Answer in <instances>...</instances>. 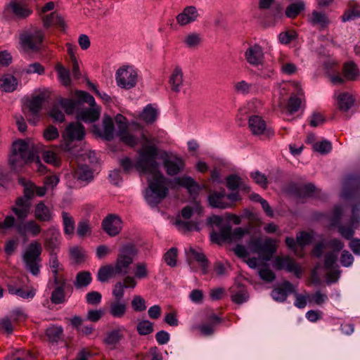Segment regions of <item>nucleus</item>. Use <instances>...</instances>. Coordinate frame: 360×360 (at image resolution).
<instances>
[{"label":"nucleus","instance_id":"nucleus-8","mask_svg":"<svg viewBox=\"0 0 360 360\" xmlns=\"http://www.w3.org/2000/svg\"><path fill=\"white\" fill-rule=\"evenodd\" d=\"M115 122L118 126L117 135L120 139L130 147L136 146L139 143V139L129 133L126 118L123 115L118 114L115 117Z\"/></svg>","mask_w":360,"mask_h":360},{"label":"nucleus","instance_id":"nucleus-16","mask_svg":"<svg viewBox=\"0 0 360 360\" xmlns=\"http://www.w3.org/2000/svg\"><path fill=\"white\" fill-rule=\"evenodd\" d=\"M32 11L23 6L20 3L15 0H12L8 4L3 11L4 16L6 18H9L11 14H13L15 17L23 18L29 16Z\"/></svg>","mask_w":360,"mask_h":360},{"label":"nucleus","instance_id":"nucleus-17","mask_svg":"<svg viewBox=\"0 0 360 360\" xmlns=\"http://www.w3.org/2000/svg\"><path fill=\"white\" fill-rule=\"evenodd\" d=\"M247 62L252 66L262 65L264 59L263 49L257 44L250 46L245 52Z\"/></svg>","mask_w":360,"mask_h":360},{"label":"nucleus","instance_id":"nucleus-23","mask_svg":"<svg viewBox=\"0 0 360 360\" xmlns=\"http://www.w3.org/2000/svg\"><path fill=\"white\" fill-rule=\"evenodd\" d=\"M53 282L56 287L51 293V301L56 304L63 303L65 300L64 289L66 285V280L63 277H61L58 278V281L53 280Z\"/></svg>","mask_w":360,"mask_h":360},{"label":"nucleus","instance_id":"nucleus-33","mask_svg":"<svg viewBox=\"0 0 360 360\" xmlns=\"http://www.w3.org/2000/svg\"><path fill=\"white\" fill-rule=\"evenodd\" d=\"M275 251L276 246L274 241L271 239L267 238L262 240L260 249H259L257 254H259L264 259L269 260Z\"/></svg>","mask_w":360,"mask_h":360},{"label":"nucleus","instance_id":"nucleus-53","mask_svg":"<svg viewBox=\"0 0 360 360\" xmlns=\"http://www.w3.org/2000/svg\"><path fill=\"white\" fill-rule=\"evenodd\" d=\"M61 106L58 102L53 104L49 115L55 121L58 122H63L65 121V115L61 110Z\"/></svg>","mask_w":360,"mask_h":360},{"label":"nucleus","instance_id":"nucleus-14","mask_svg":"<svg viewBox=\"0 0 360 360\" xmlns=\"http://www.w3.org/2000/svg\"><path fill=\"white\" fill-rule=\"evenodd\" d=\"M44 103V96L38 95L28 99L25 103V106L28 109L30 113L32 116L29 118L28 121L32 124H36L39 119V112Z\"/></svg>","mask_w":360,"mask_h":360},{"label":"nucleus","instance_id":"nucleus-22","mask_svg":"<svg viewBox=\"0 0 360 360\" xmlns=\"http://www.w3.org/2000/svg\"><path fill=\"white\" fill-rule=\"evenodd\" d=\"M184 75L182 68L179 65H175L169 76V83L173 91L179 92L183 86Z\"/></svg>","mask_w":360,"mask_h":360},{"label":"nucleus","instance_id":"nucleus-6","mask_svg":"<svg viewBox=\"0 0 360 360\" xmlns=\"http://www.w3.org/2000/svg\"><path fill=\"white\" fill-rule=\"evenodd\" d=\"M138 72L132 66L125 65L119 68L115 74L117 86L122 89H130L138 82Z\"/></svg>","mask_w":360,"mask_h":360},{"label":"nucleus","instance_id":"nucleus-55","mask_svg":"<svg viewBox=\"0 0 360 360\" xmlns=\"http://www.w3.org/2000/svg\"><path fill=\"white\" fill-rule=\"evenodd\" d=\"M136 329L141 335H146L153 331V324L148 320H143L138 323Z\"/></svg>","mask_w":360,"mask_h":360},{"label":"nucleus","instance_id":"nucleus-20","mask_svg":"<svg viewBox=\"0 0 360 360\" xmlns=\"http://www.w3.org/2000/svg\"><path fill=\"white\" fill-rule=\"evenodd\" d=\"M34 215L37 220L41 222H50L54 217L52 209L46 205L44 201H40L35 205Z\"/></svg>","mask_w":360,"mask_h":360},{"label":"nucleus","instance_id":"nucleus-62","mask_svg":"<svg viewBox=\"0 0 360 360\" xmlns=\"http://www.w3.org/2000/svg\"><path fill=\"white\" fill-rule=\"evenodd\" d=\"M201 39L198 34L196 33H190L188 34L184 42L188 48H195L200 43Z\"/></svg>","mask_w":360,"mask_h":360},{"label":"nucleus","instance_id":"nucleus-36","mask_svg":"<svg viewBox=\"0 0 360 360\" xmlns=\"http://www.w3.org/2000/svg\"><path fill=\"white\" fill-rule=\"evenodd\" d=\"M65 235L72 236L75 229V222L70 213L63 211L61 213Z\"/></svg>","mask_w":360,"mask_h":360},{"label":"nucleus","instance_id":"nucleus-50","mask_svg":"<svg viewBox=\"0 0 360 360\" xmlns=\"http://www.w3.org/2000/svg\"><path fill=\"white\" fill-rule=\"evenodd\" d=\"M56 70L60 82L65 86H69L71 83L70 71L60 64L56 65Z\"/></svg>","mask_w":360,"mask_h":360},{"label":"nucleus","instance_id":"nucleus-56","mask_svg":"<svg viewBox=\"0 0 360 360\" xmlns=\"http://www.w3.org/2000/svg\"><path fill=\"white\" fill-rule=\"evenodd\" d=\"M338 255L334 252H327L325 255L324 268L331 269L338 267L336 264Z\"/></svg>","mask_w":360,"mask_h":360},{"label":"nucleus","instance_id":"nucleus-57","mask_svg":"<svg viewBox=\"0 0 360 360\" xmlns=\"http://www.w3.org/2000/svg\"><path fill=\"white\" fill-rule=\"evenodd\" d=\"M357 18H360V6H355L351 9L347 11L342 15V20L343 22H347L354 20Z\"/></svg>","mask_w":360,"mask_h":360},{"label":"nucleus","instance_id":"nucleus-59","mask_svg":"<svg viewBox=\"0 0 360 360\" xmlns=\"http://www.w3.org/2000/svg\"><path fill=\"white\" fill-rule=\"evenodd\" d=\"M131 305L135 311H143L146 309V301L140 295H135L133 297Z\"/></svg>","mask_w":360,"mask_h":360},{"label":"nucleus","instance_id":"nucleus-1","mask_svg":"<svg viewBox=\"0 0 360 360\" xmlns=\"http://www.w3.org/2000/svg\"><path fill=\"white\" fill-rule=\"evenodd\" d=\"M141 137L145 141L139 150V159L136 164V170L148 174V187L145 191V199L151 207H155L166 198L169 193V180L160 170L157 161L159 157L163 163L166 173L175 176L185 169V160L183 157L167 150H159L155 139H148L143 133Z\"/></svg>","mask_w":360,"mask_h":360},{"label":"nucleus","instance_id":"nucleus-52","mask_svg":"<svg viewBox=\"0 0 360 360\" xmlns=\"http://www.w3.org/2000/svg\"><path fill=\"white\" fill-rule=\"evenodd\" d=\"M253 88L252 83L241 80L234 83L233 90L236 93L243 95H248L251 93Z\"/></svg>","mask_w":360,"mask_h":360},{"label":"nucleus","instance_id":"nucleus-45","mask_svg":"<svg viewBox=\"0 0 360 360\" xmlns=\"http://www.w3.org/2000/svg\"><path fill=\"white\" fill-rule=\"evenodd\" d=\"M75 176L77 179L86 182H89L94 179L93 171L85 165H81L77 169Z\"/></svg>","mask_w":360,"mask_h":360},{"label":"nucleus","instance_id":"nucleus-49","mask_svg":"<svg viewBox=\"0 0 360 360\" xmlns=\"http://www.w3.org/2000/svg\"><path fill=\"white\" fill-rule=\"evenodd\" d=\"M57 102L61 106L62 109L64 110L65 112L68 115L73 114L77 105V102L75 100L70 98H62L58 99Z\"/></svg>","mask_w":360,"mask_h":360},{"label":"nucleus","instance_id":"nucleus-48","mask_svg":"<svg viewBox=\"0 0 360 360\" xmlns=\"http://www.w3.org/2000/svg\"><path fill=\"white\" fill-rule=\"evenodd\" d=\"M63 332L61 326H51L46 329V335L50 342H57L61 338Z\"/></svg>","mask_w":360,"mask_h":360},{"label":"nucleus","instance_id":"nucleus-19","mask_svg":"<svg viewBox=\"0 0 360 360\" xmlns=\"http://www.w3.org/2000/svg\"><path fill=\"white\" fill-rule=\"evenodd\" d=\"M93 131L94 134L103 139L112 140L115 134L114 123L112 118L109 116H105L103 120V129L94 126Z\"/></svg>","mask_w":360,"mask_h":360},{"label":"nucleus","instance_id":"nucleus-63","mask_svg":"<svg viewBox=\"0 0 360 360\" xmlns=\"http://www.w3.org/2000/svg\"><path fill=\"white\" fill-rule=\"evenodd\" d=\"M250 177L257 184L259 185L261 187L264 188L267 187L268 181L265 174L261 173L259 171H256L250 174Z\"/></svg>","mask_w":360,"mask_h":360},{"label":"nucleus","instance_id":"nucleus-26","mask_svg":"<svg viewBox=\"0 0 360 360\" xmlns=\"http://www.w3.org/2000/svg\"><path fill=\"white\" fill-rule=\"evenodd\" d=\"M308 20L313 26H319L321 28L327 27L330 21L326 13L321 11H313L308 16Z\"/></svg>","mask_w":360,"mask_h":360},{"label":"nucleus","instance_id":"nucleus-38","mask_svg":"<svg viewBox=\"0 0 360 360\" xmlns=\"http://www.w3.org/2000/svg\"><path fill=\"white\" fill-rule=\"evenodd\" d=\"M173 224L176 227L179 231L182 233H186L193 230L199 231L198 224L190 221H183L180 217H177Z\"/></svg>","mask_w":360,"mask_h":360},{"label":"nucleus","instance_id":"nucleus-44","mask_svg":"<svg viewBox=\"0 0 360 360\" xmlns=\"http://www.w3.org/2000/svg\"><path fill=\"white\" fill-rule=\"evenodd\" d=\"M278 60L282 74L292 75L297 73L298 70L297 65L290 61H285L283 56H281Z\"/></svg>","mask_w":360,"mask_h":360},{"label":"nucleus","instance_id":"nucleus-25","mask_svg":"<svg viewBox=\"0 0 360 360\" xmlns=\"http://www.w3.org/2000/svg\"><path fill=\"white\" fill-rule=\"evenodd\" d=\"M226 192L224 190L213 192L208 196V202L211 207L214 208L225 209L231 207V203L226 202Z\"/></svg>","mask_w":360,"mask_h":360},{"label":"nucleus","instance_id":"nucleus-4","mask_svg":"<svg viewBox=\"0 0 360 360\" xmlns=\"http://www.w3.org/2000/svg\"><path fill=\"white\" fill-rule=\"evenodd\" d=\"M41 252L42 246L37 240L32 241L22 252V257L25 266L34 276L39 274Z\"/></svg>","mask_w":360,"mask_h":360},{"label":"nucleus","instance_id":"nucleus-51","mask_svg":"<svg viewBox=\"0 0 360 360\" xmlns=\"http://www.w3.org/2000/svg\"><path fill=\"white\" fill-rule=\"evenodd\" d=\"M304 8V4L302 1L291 4L286 8L285 15L288 18H294L297 16Z\"/></svg>","mask_w":360,"mask_h":360},{"label":"nucleus","instance_id":"nucleus-47","mask_svg":"<svg viewBox=\"0 0 360 360\" xmlns=\"http://www.w3.org/2000/svg\"><path fill=\"white\" fill-rule=\"evenodd\" d=\"M134 276L137 279H144L148 277L149 270L148 264L145 262H139L135 264Z\"/></svg>","mask_w":360,"mask_h":360},{"label":"nucleus","instance_id":"nucleus-60","mask_svg":"<svg viewBox=\"0 0 360 360\" xmlns=\"http://www.w3.org/2000/svg\"><path fill=\"white\" fill-rule=\"evenodd\" d=\"M44 160L48 163L53 165V166H58L60 164V160L56 153L51 150H45L42 155Z\"/></svg>","mask_w":360,"mask_h":360},{"label":"nucleus","instance_id":"nucleus-32","mask_svg":"<svg viewBox=\"0 0 360 360\" xmlns=\"http://www.w3.org/2000/svg\"><path fill=\"white\" fill-rule=\"evenodd\" d=\"M186 252L188 257H192L200 263L202 274H206L208 269V260L206 256L192 247H190Z\"/></svg>","mask_w":360,"mask_h":360},{"label":"nucleus","instance_id":"nucleus-41","mask_svg":"<svg viewBox=\"0 0 360 360\" xmlns=\"http://www.w3.org/2000/svg\"><path fill=\"white\" fill-rule=\"evenodd\" d=\"M57 253L58 252H49L50 257L49 261V265L53 273V279L54 281H58V278H61L59 277L58 273L63 269V266L58 259Z\"/></svg>","mask_w":360,"mask_h":360},{"label":"nucleus","instance_id":"nucleus-21","mask_svg":"<svg viewBox=\"0 0 360 360\" xmlns=\"http://www.w3.org/2000/svg\"><path fill=\"white\" fill-rule=\"evenodd\" d=\"M127 311V304L123 300H114L108 303V314L115 319H122Z\"/></svg>","mask_w":360,"mask_h":360},{"label":"nucleus","instance_id":"nucleus-24","mask_svg":"<svg viewBox=\"0 0 360 360\" xmlns=\"http://www.w3.org/2000/svg\"><path fill=\"white\" fill-rule=\"evenodd\" d=\"M198 13L195 7L187 6L183 11L176 16V21L178 24L181 26L186 25L197 20Z\"/></svg>","mask_w":360,"mask_h":360},{"label":"nucleus","instance_id":"nucleus-2","mask_svg":"<svg viewBox=\"0 0 360 360\" xmlns=\"http://www.w3.org/2000/svg\"><path fill=\"white\" fill-rule=\"evenodd\" d=\"M36 147L31 139H18L12 145L11 154L8 161L12 169L16 172L21 169L28 162L34 160Z\"/></svg>","mask_w":360,"mask_h":360},{"label":"nucleus","instance_id":"nucleus-13","mask_svg":"<svg viewBox=\"0 0 360 360\" xmlns=\"http://www.w3.org/2000/svg\"><path fill=\"white\" fill-rule=\"evenodd\" d=\"M249 127L254 135H264L269 138L274 134L271 128L266 127L265 121L259 116L254 115L249 118Z\"/></svg>","mask_w":360,"mask_h":360},{"label":"nucleus","instance_id":"nucleus-54","mask_svg":"<svg viewBox=\"0 0 360 360\" xmlns=\"http://www.w3.org/2000/svg\"><path fill=\"white\" fill-rule=\"evenodd\" d=\"M70 255L76 263H81L85 260V251L78 246L72 247L70 249Z\"/></svg>","mask_w":360,"mask_h":360},{"label":"nucleus","instance_id":"nucleus-42","mask_svg":"<svg viewBox=\"0 0 360 360\" xmlns=\"http://www.w3.org/2000/svg\"><path fill=\"white\" fill-rule=\"evenodd\" d=\"M158 117V111L151 105H148L144 108L139 115V118L147 124L153 123Z\"/></svg>","mask_w":360,"mask_h":360},{"label":"nucleus","instance_id":"nucleus-28","mask_svg":"<svg viewBox=\"0 0 360 360\" xmlns=\"http://www.w3.org/2000/svg\"><path fill=\"white\" fill-rule=\"evenodd\" d=\"M231 300L233 302L240 304L248 299L246 288L242 285H235L230 288Z\"/></svg>","mask_w":360,"mask_h":360},{"label":"nucleus","instance_id":"nucleus-64","mask_svg":"<svg viewBox=\"0 0 360 360\" xmlns=\"http://www.w3.org/2000/svg\"><path fill=\"white\" fill-rule=\"evenodd\" d=\"M177 249L170 248L164 255V259L167 265L174 266L176 264Z\"/></svg>","mask_w":360,"mask_h":360},{"label":"nucleus","instance_id":"nucleus-35","mask_svg":"<svg viewBox=\"0 0 360 360\" xmlns=\"http://www.w3.org/2000/svg\"><path fill=\"white\" fill-rule=\"evenodd\" d=\"M343 75L347 81H356L360 77V70L353 62H348L344 65Z\"/></svg>","mask_w":360,"mask_h":360},{"label":"nucleus","instance_id":"nucleus-12","mask_svg":"<svg viewBox=\"0 0 360 360\" xmlns=\"http://www.w3.org/2000/svg\"><path fill=\"white\" fill-rule=\"evenodd\" d=\"M274 266L278 270L285 269L288 272L293 273L297 278L301 277V267L289 257H276L274 259Z\"/></svg>","mask_w":360,"mask_h":360},{"label":"nucleus","instance_id":"nucleus-11","mask_svg":"<svg viewBox=\"0 0 360 360\" xmlns=\"http://www.w3.org/2000/svg\"><path fill=\"white\" fill-rule=\"evenodd\" d=\"M15 230L17 233L22 237L30 236L32 237L37 236L41 231L40 225L34 220L17 221L15 223Z\"/></svg>","mask_w":360,"mask_h":360},{"label":"nucleus","instance_id":"nucleus-37","mask_svg":"<svg viewBox=\"0 0 360 360\" xmlns=\"http://www.w3.org/2000/svg\"><path fill=\"white\" fill-rule=\"evenodd\" d=\"M18 86V82L11 75H5L0 78V88L6 92L15 91Z\"/></svg>","mask_w":360,"mask_h":360},{"label":"nucleus","instance_id":"nucleus-46","mask_svg":"<svg viewBox=\"0 0 360 360\" xmlns=\"http://www.w3.org/2000/svg\"><path fill=\"white\" fill-rule=\"evenodd\" d=\"M117 274L115 266L106 265L101 266L98 271V280L101 282H105L114 275Z\"/></svg>","mask_w":360,"mask_h":360},{"label":"nucleus","instance_id":"nucleus-15","mask_svg":"<svg viewBox=\"0 0 360 360\" xmlns=\"http://www.w3.org/2000/svg\"><path fill=\"white\" fill-rule=\"evenodd\" d=\"M102 227L110 236H115L122 229V221L116 214H109L103 220Z\"/></svg>","mask_w":360,"mask_h":360},{"label":"nucleus","instance_id":"nucleus-9","mask_svg":"<svg viewBox=\"0 0 360 360\" xmlns=\"http://www.w3.org/2000/svg\"><path fill=\"white\" fill-rule=\"evenodd\" d=\"M44 245L49 252H58L60 245V232L56 226H50L44 232Z\"/></svg>","mask_w":360,"mask_h":360},{"label":"nucleus","instance_id":"nucleus-29","mask_svg":"<svg viewBox=\"0 0 360 360\" xmlns=\"http://www.w3.org/2000/svg\"><path fill=\"white\" fill-rule=\"evenodd\" d=\"M231 226L226 225L220 228L219 232L213 231L210 234L211 240L220 244L223 242H231Z\"/></svg>","mask_w":360,"mask_h":360},{"label":"nucleus","instance_id":"nucleus-31","mask_svg":"<svg viewBox=\"0 0 360 360\" xmlns=\"http://www.w3.org/2000/svg\"><path fill=\"white\" fill-rule=\"evenodd\" d=\"M337 101L339 109L347 112L354 106L355 98L352 94L348 92H342L338 94Z\"/></svg>","mask_w":360,"mask_h":360},{"label":"nucleus","instance_id":"nucleus-10","mask_svg":"<svg viewBox=\"0 0 360 360\" xmlns=\"http://www.w3.org/2000/svg\"><path fill=\"white\" fill-rule=\"evenodd\" d=\"M171 185L173 188L177 186L186 188L191 197L194 200L196 199L200 191L202 189V187L193 178L187 176L174 178L171 181Z\"/></svg>","mask_w":360,"mask_h":360},{"label":"nucleus","instance_id":"nucleus-3","mask_svg":"<svg viewBox=\"0 0 360 360\" xmlns=\"http://www.w3.org/2000/svg\"><path fill=\"white\" fill-rule=\"evenodd\" d=\"M360 226V203L354 204L352 208V216L348 225H340L338 232L347 240H351L349 246L355 255H360V239L352 238L355 230Z\"/></svg>","mask_w":360,"mask_h":360},{"label":"nucleus","instance_id":"nucleus-40","mask_svg":"<svg viewBox=\"0 0 360 360\" xmlns=\"http://www.w3.org/2000/svg\"><path fill=\"white\" fill-rule=\"evenodd\" d=\"M91 281L92 277L91 273L86 271H82L76 275L74 285L77 289H81L87 287L91 283Z\"/></svg>","mask_w":360,"mask_h":360},{"label":"nucleus","instance_id":"nucleus-43","mask_svg":"<svg viewBox=\"0 0 360 360\" xmlns=\"http://www.w3.org/2000/svg\"><path fill=\"white\" fill-rule=\"evenodd\" d=\"M226 186L231 191L238 188L248 190V187L243 184L242 179L236 174H231L226 177Z\"/></svg>","mask_w":360,"mask_h":360},{"label":"nucleus","instance_id":"nucleus-39","mask_svg":"<svg viewBox=\"0 0 360 360\" xmlns=\"http://www.w3.org/2000/svg\"><path fill=\"white\" fill-rule=\"evenodd\" d=\"M7 288L9 294L17 295L22 299H32L35 295L34 289L25 290L22 288H16L11 283L8 284Z\"/></svg>","mask_w":360,"mask_h":360},{"label":"nucleus","instance_id":"nucleus-27","mask_svg":"<svg viewBox=\"0 0 360 360\" xmlns=\"http://www.w3.org/2000/svg\"><path fill=\"white\" fill-rule=\"evenodd\" d=\"M13 212L17 217V221L25 219L30 213V205L22 198L17 199L15 205L12 207Z\"/></svg>","mask_w":360,"mask_h":360},{"label":"nucleus","instance_id":"nucleus-58","mask_svg":"<svg viewBox=\"0 0 360 360\" xmlns=\"http://www.w3.org/2000/svg\"><path fill=\"white\" fill-rule=\"evenodd\" d=\"M302 104V99L297 96H291L288 103V110L290 113H293L299 110Z\"/></svg>","mask_w":360,"mask_h":360},{"label":"nucleus","instance_id":"nucleus-61","mask_svg":"<svg viewBox=\"0 0 360 360\" xmlns=\"http://www.w3.org/2000/svg\"><path fill=\"white\" fill-rule=\"evenodd\" d=\"M122 338V329H116L110 332L106 338L105 342L108 345H115L120 342Z\"/></svg>","mask_w":360,"mask_h":360},{"label":"nucleus","instance_id":"nucleus-5","mask_svg":"<svg viewBox=\"0 0 360 360\" xmlns=\"http://www.w3.org/2000/svg\"><path fill=\"white\" fill-rule=\"evenodd\" d=\"M137 254L138 250L134 244L127 243L122 245L115 263L117 274H127Z\"/></svg>","mask_w":360,"mask_h":360},{"label":"nucleus","instance_id":"nucleus-34","mask_svg":"<svg viewBox=\"0 0 360 360\" xmlns=\"http://www.w3.org/2000/svg\"><path fill=\"white\" fill-rule=\"evenodd\" d=\"M101 115V108L96 106L81 111L77 115V118L84 122H94L97 120Z\"/></svg>","mask_w":360,"mask_h":360},{"label":"nucleus","instance_id":"nucleus-18","mask_svg":"<svg viewBox=\"0 0 360 360\" xmlns=\"http://www.w3.org/2000/svg\"><path fill=\"white\" fill-rule=\"evenodd\" d=\"M20 39L24 48L36 49L39 47L44 39V33L41 30H37L32 33L22 34Z\"/></svg>","mask_w":360,"mask_h":360},{"label":"nucleus","instance_id":"nucleus-30","mask_svg":"<svg viewBox=\"0 0 360 360\" xmlns=\"http://www.w3.org/2000/svg\"><path fill=\"white\" fill-rule=\"evenodd\" d=\"M294 292V287L288 281L284 282L283 288H277L272 290L271 296L276 301L283 302L288 297V293Z\"/></svg>","mask_w":360,"mask_h":360},{"label":"nucleus","instance_id":"nucleus-7","mask_svg":"<svg viewBox=\"0 0 360 360\" xmlns=\"http://www.w3.org/2000/svg\"><path fill=\"white\" fill-rule=\"evenodd\" d=\"M86 134L84 127L79 122H71L65 127L62 133L65 148L70 150L73 141H82Z\"/></svg>","mask_w":360,"mask_h":360}]
</instances>
